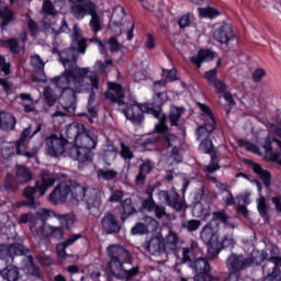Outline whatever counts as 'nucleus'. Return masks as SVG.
Here are the masks:
<instances>
[{"instance_id": "obj_64", "label": "nucleus", "mask_w": 281, "mask_h": 281, "mask_svg": "<svg viewBox=\"0 0 281 281\" xmlns=\"http://www.w3.org/2000/svg\"><path fill=\"white\" fill-rule=\"evenodd\" d=\"M273 205L276 206L277 212L281 214V196L276 195L271 199Z\"/></svg>"}, {"instance_id": "obj_17", "label": "nucleus", "mask_w": 281, "mask_h": 281, "mask_svg": "<svg viewBox=\"0 0 281 281\" xmlns=\"http://www.w3.org/2000/svg\"><path fill=\"white\" fill-rule=\"evenodd\" d=\"M234 36V31L232 30V25L227 23L215 24L213 38L216 43H229Z\"/></svg>"}, {"instance_id": "obj_56", "label": "nucleus", "mask_w": 281, "mask_h": 281, "mask_svg": "<svg viewBox=\"0 0 281 281\" xmlns=\"http://www.w3.org/2000/svg\"><path fill=\"white\" fill-rule=\"evenodd\" d=\"M192 14H184L180 18L179 20V25L180 27H188V25H190V23H192Z\"/></svg>"}, {"instance_id": "obj_57", "label": "nucleus", "mask_w": 281, "mask_h": 281, "mask_svg": "<svg viewBox=\"0 0 281 281\" xmlns=\"http://www.w3.org/2000/svg\"><path fill=\"white\" fill-rule=\"evenodd\" d=\"M108 47L110 52H120V43H117V40L115 37H111L108 41Z\"/></svg>"}, {"instance_id": "obj_26", "label": "nucleus", "mask_w": 281, "mask_h": 281, "mask_svg": "<svg viewBox=\"0 0 281 281\" xmlns=\"http://www.w3.org/2000/svg\"><path fill=\"white\" fill-rule=\"evenodd\" d=\"M16 126V119L8 112L0 111V130L13 131Z\"/></svg>"}, {"instance_id": "obj_18", "label": "nucleus", "mask_w": 281, "mask_h": 281, "mask_svg": "<svg viewBox=\"0 0 281 281\" xmlns=\"http://www.w3.org/2000/svg\"><path fill=\"white\" fill-rule=\"evenodd\" d=\"M25 254V247L21 244H13L10 247L0 246V260L5 262H13L14 256H23Z\"/></svg>"}, {"instance_id": "obj_41", "label": "nucleus", "mask_w": 281, "mask_h": 281, "mask_svg": "<svg viewBox=\"0 0 281 281\" xmlns=\"http://www.w3.org/2000/svg\"><path fill=\"white\" fill-rule=\"evenodd\" d=\"M181 115H183V109L173 106L170 110L169 120L171 126H177V122L181 120Z\"/></svg>"}, {"instance_id": "obj_19", "label": "nucleus", "mask_w": 281, "mask_h": 281, "mask_svg": "<svg viewBox=\"0 0 281 281\" xmlns=\"http://www.w3.org/2000/svg\"><path fill=\"white\" fill-rule=\"evenodd\" d=\"M35 236L38 238H47L49 236H53V238H57L60 240L63 238V227H56L52 226L49 224H45L43 222H40V229H36Z\"/></svg>"}, {"instance_id": "obj_34", "label": "nucleus", "mask_w": 281, "mask_h": 281, "mask_svg": "<svg viewBox=\"0 0 281 281\" xmlns=\"http://www.w3.org/2000/svg\"><path fill=\"white\" fill-rule=\"evenodd\" d=\"M97 177L102 181H113V179L117 178V171L109 168L97 169Z\"/></svg>"}, {"instance_id": "obj_53", "label": "nucleus", "mask_w": 281, "mask_h": 281, "mask_svg": "<svg viewBox=\"0 0 281 281\" xmlns=\"http://www.w3.org/2000/svg\"><path fill=\"white\" fill-rule=\"evenodd\" d=\"M153 168H155V165L153 164V161H150V159H146L140 168H139V171L145 173V175H148V172H150V170H153Z\"/></svg>"}, {"instance_id": "obj_21", "label": "nucleus", "mask_w": 281, "mask_h": 281, "mask_svg": "<svg viewBox=\"0 0 281 281\" xmlns=\"http://www.w3.org/2000/svg\"><path fill=\"white\" fill-rule=\"evenodd\" d=\"M109 90L105 93V98L111 100V102H116L117 104H124V89L122 86L115 82L108 83Z\"/></svg>"}, {"instance_id": "obj_40", "label": "nucleus", "mask_w": 281, "mask_h": 281, "mask_svg": "<svg viewBox=\"0 0 281 281\" xmlns=\"http://www.w3.org/2000/svg\"><path fill=\"white\" fill-rule=\"evenodd\" d=\"M177 80V69H171L167 71L166 80L156 81L154 83L155 89H159V87H166V82H175Z\"/></svg>"}, {"instance_id": "obj_60", "label": "nucleus", "mask_w": 281, "mask_h": 281, "mask_svg": "<svg viewBox=\"0 0 281 281\" xmlns=\"http://www.w3.org/2000/svg\"><path fill=\"white\" fill-rule=\"evenodd\" d=\"M194 281H220L218 278H212L210 273L195 274Z\"/></svg>"}, {"instance_id": "obj_3", "label": "nucleus", "mask_w": 281, "mask_h": 281, "mask_svg": "<svg viewBox=\"0 0 281 281\" xmlns=\"http://www.w3.org/2000/svg\"><path fill=\"white\" fill-rule=\"evenodd\" d=\"M63 137L74 139V146L70 148V157L85 164L93 160V148L98 144V136L91 132H87L85 125L80 123H71L61 132Z\"/></svg>"}, {"instance_id": "obj_28", "label": "nucleus", "mask_w": 281, "mask_h": 281, "mask_svg": "<svg viewBox=\"0 0 281 281\" xmlns=\"http://www.w3.org/2000/svg\"><path fill=\"white\" fill-rule=\"evenodd\" d=\"M191 269L196 273V274H205L210 273V262L206 261L205 258H198L193 263H190Z\"/></svg>"}, {"instance_id": "obj_7", "label": "nucleus", "mask_w": 281, "mask_h": 281, "mask_svg": "<svg viewBox=\"0 0 281 281\" xmlns=\"http://www.w3.org/2000/svg\"><path fill=\"white\" fill-rule=\"evenodd\" d=\"M70 3H76L71 7V13L76 19H83L87 14H90V27L94 34L100 32V15H98V8L95 4L89 0H77L70 1Z\"/></svg>"}, {"instance_id": "obj_44", "label": "nucleus", "mask_w": 281, "mask_h": 281, "mask_svg": "<svg viewBox=\"0 0 281 281\" xmlns=\"http://www.w3.org/2000/svg\"><path fill=\"white\" fill-rule=\"evenodd\" d=\"M120 156L122 159H124V161H131L135 157V154L128 145L121 143Z\"/></svg>"}, {"instance_id": "obj_20", "label": "nucleus", "mask_w": 281, "mask_h": 281, "mask_svg": "<svg viewBox=\"0 0 281 281\" xmlns=\"http://www.w3.org/2000/svg\"><path fill=\"white\" fill-rule=\"evenodd\" d=\"M56 183V176L49 171H42L38 180L36 181L35 188L40 192L41 196H45L48 188H52Z\"/></svg>"}, {"instance_id": "obj_49", "label": "nucleus", "mask_w": 281, "mask_h": 281, "mask_svg": "<svg viewBox=\"0 0 281 281\" xmlns=\"http://www.w3.org/2000/svg\"><path fill=\"white\" fill-rule=\"evenodd\" d=\"M221 167L218 166V158L211 156V164L204 167L205 172L212 175V172H216Z\"/></svg>"}, {"instance_id": "obj_23", "label": "nucleus", "mask_w": 281, "mask_h": 281, "mask_svg": "<svg viewBox=\"0 0 281 281\" xmlns=\"http://www.w3.org/2000/svg\"><path fill=\"white\" fill-rule=\"evenodd\" d=\"M145 249H147V251L153 256H155V254H161L165 249L164 236L158 235L156 237H151L150 240L145 244Z\"/></svg>"}, {"instance_id": "obj_10", "label": "nucleus", "mask_w": 281, "mask_h": 281, "mask_svg": "<svg viewBox=\"0 0 281 281\" xmlns=\"http://www.w3.org/2000/svg\"><path fill=\"white\" fill-rule=\"evenodd\" d=\"M45 150L49 157H60V155H69L71 157V149H69V142L61 135L52 134L45 139Z\"/></svg>"}, {"instance_id": "obj_8", "label": "nucleus", "mask_w": 281, "mask_h": 281, "mask_svg": "<svg viewBox=\"0 0 281 281\" xmlns=\"http://www.w3.org/2000/svg\"><path fill=\"white\" fill-rule=\"evenodd\" d=\"M32 128L27 127L22 132L21 138L15 143H5L2 145L1 153L4 159L12 157L14 153L16 155H22V157H27L29 159L34 157L38 153V147H33L32 151H27V137H30Z\"/></svg>"}, {"instance_id": "obj_59", "label": "nucleus", "mask_w": 281, "mask_h": 281, "mask_svg": "<svg viewBox=\"0 0 281 281\" xmlns=\"http://www.w3.org/2000/svg\"><path fill=\"white\" fill-rule=\"evenodd\" d=\"M145 47L147 49H155V47H156L155 36H153V34H150V33H148L146 35Z\"/></svg>"}, {"instance_id": "obj_29", "label": "nucleus", "mask_w": 281, "mask_h": 281, "mask_svg": "<svg viewBox=\"0 0 281 281\" xmlns=\"http://www.w3.org/2000/svg\"><path fill=\"white\" fill-rule=\"evenodd\" d=\"M34 194H36V188L34 187H27L23 191V196L26 199V205L33 210H36V207L41 205V202L34 200Z\"/></svg>"}, {"instance_id": "obj_48", "label": "nucleus", "mask_w": 281, "mask_h": 281, "mask_svg": "<svg viewBox=\"0 0 281 281\" xmlns=\"http://www.w3.org/2000/svg\"><path fill=\"white\" fill-rule=\"evenodd\" d=\"M182 227H184V229H188V232H196V229L201 227V221L199 220L188 221L187 223L182 224Z\"/></svg>"}, {"instance_id": "obj_45", "label": "nucleus", "mask_w": 281, "mask_h": 281, "mask_svg": "<svg viewBox=\"0 0 281 281\" xmlns=\"http://www.w3.org/2000/svg\"><path fill=\"white\" fill-rule=\"evenodd\" d=\"M80 268L78 266L72 265L68 267V273H71L70 281H85V277L79 274Z\"/></svg>"}, {"instance_id": "obj_38", "label": "nucleus", "mask_w": 281, "mask_h": 281, "mask_svg": "<svg viewBox=\"0 0 281 281\" xmlns=\"http://www.w3.org/2000/svg\"><path fill=\"white\" fill-rule=\"evenodd\" d=\"M199 249V244L196 241L191 243V248H183L182 249V262H191L192 256L196 254Z\"/></svg>"}, {"instance_id": "obj_39", "label": "nucleus", "mask_w": 281, "mask_h": 281, "mask_svg": "<svg viewBox=\"0 0 281 281\" xmlns=\"http://www.w3.org/2000/svg\"><path fill=\"white\" fill-rule=\"evenodd\" d=\"M227 215L225 214V212H215L213 213V217L212 221L210 222L211 225L217 227L218 229V225L223 224V225H227Z\"/></svg>"}, {"instance_id": "obj_54", "label": "nucleus", "mask_w": 281, "mask_h": 281, "mask_svg": "<svg viewBox=\"0 0 281 281\" xmlns=\"http://www.w3.org/2000/svg\"><path fill=\"white\" fill-rule=\"evenodd\" d=\"M132 234H148L145 223H138L132 228Z\"/></svg>"}, {"instance_id": "obj_16", "label": "nucleus", "mask_w": 281, "mask_h": 281, "mask_svg": "<svg viewBox=\"0 0 281 281\" xmlns=\"http://www.w3.org/2000/svg\"><path fill=\"white\" fill-rule=\"evenodd\" d=\"M158 199L160 203H166L169 207H172V210H176V212H181V209L184 205V203L179 198V193H177V191L175 190L159 191Z\"/></svg>"}, {"instance_id": "obj_62", "label": "nucleus", "mask_w": 281, "mask_h": 281, "mask_svg": "<svg viewBox=\"0 0 281 281\" xmlns=\"http://www.w3.org/2000/svg\"><path fill=\"white\" fill-rule=\"evenodd\" d=\"M204 78H206L207 82H210V85H212L213 82H215L216 79V69H212L209 70L204 74Z\"/></svg>"}, {"instance_id": "obj_52", "label": "nucleus", "mask_w": 281, "mask_h": 281, "mask_svg": "<svg viewBox=\"0 0 281 281\" xmlns=\"http://www.w3.org/2000/svg\"><path fill=\"white\" fill-rule=\"evenodd\" d=\"M220 245H222L221 247V251H222L224 247L226 248L234 247V245H236V241H234V237H232V235H227L223 238L222 241H220Z\"/></svg>"}, {"instance_id": "obj_9", "label": "nucleus", "mask_w": 281, "mask_h": 281, "mask_svg": "<svg viewBox=\"0 0 281 281\" xmlns=\"http://www.w3.org/2000/svg\"><path fill=\"white\" fill-rule=\"evenodd\" d=\"M201 239L209 245L207 259L214 260V258L221 254L222 247L221 240H218V227L213 226L211 222L207 223L201 232Z\"/></svg>"}, {"instance_id": "obj_30", "label": "nucleus", "mask_w": 281, "mask_h": 281, "mask_svg": "<svg viewBox=\"0 0 281 281\" xmlns=\"http://www.w3.org/2000/svg\"><path fill=\"white\" fill-rule=\"evenodd\" d=\"M80 235H72L66 241L57 245V256L58 258H65L67 256V247H71L76 240H79Z\"/></svg>"}, {"instance_id": "obj_1", "label": "nucleus", "mask_w": 281, "mask_h": 281, "mask_svg": "<svg viewBox=\"0 0 281 281\" xmlns=\"http://www.w3.org/2000/svg\"><path fill=\"white\" fill-rule=\"evenodd\" d=\"M72 47L63 50L59 54V60L64 66L65 71L61 76L52 79L53 85L58 89H61L59 102L68 111V113H76V93H82L83 91H91L88 112L91 117H97L98 112L91 108V103L95 100V93L100 91V80L98 74H104L106 67L113 65V60L108 59L104 63L98 60L94 64V71L90 68L78 67V53L85 54L87 52V40L82 37V31L77 24L74 25V32L71 35ZM89 76V77H88Z\"/></svg>"}, {"instance_id": "obj_63", "label": "nucleus", "mask_w": 281, "mask_h": 281, "mask_svg": "<svg viewBox=\"0 0 281 281\" xmlns=\"http://www.w3.org/2000/svg\"><path fill=\"white\" fill-rule=\"evenodd\" d=\"M265 75H266L265 69L259 68L252 72V79L255 82H260V80L265 78Z\"/></svg>"}, {"instance_id": "obj_50", "label": "nucleus", "mask_w": 281, "mask_h": 281, "mask_svg": "<svg viewBox=\"0 0 281 281\" xmlns=\"http://www.w3.org/2000/svg\"><path fill=\"white\" fill-rule=\"evenodd\" d=\"M258 212L262 218H267V201L265 196H260L257 205Z\"/></svg>"}, {"instance_id": "obj_37", "label": "nucleus", "mask_w": 281, "mask_h": 281, "mask_svg": "<svg viewBox=\"0 0 281 281\" xmlns=\"http://www.w3.org/2000/svg\"><path fill=\"white\" fill-rule=\"evenodd\" d=\"M1 276L3 280L7 281H18L19 280V269L14 266H8L2 270Z\"/></svg>"}, {"instance_id": "obj_46", "label": "nucleus", "mask_w": 281, "mask_h": 281, "mask_svg": "<svg viewBox=\"0 0 281 281\" xmlns=\"http://www.w3.org/2000/svg\"><path fill=\"white\" fill-rule=\"evenodd\" d=\"M44 98L48 106H54V104H56L57 97L54 94V90H52L50 88L44 89Z\"/></svg>"}, {"instance_id": "obj_36", "label": "nucleus", "mask_w": 281, "mask_h": 281, "mask_svg": "<svg viewBox=\"0 0 281 281\" xmlns=\"http://www.w3.org/2000/svg\"><path fill=\"white\" fill-rule=\"evenodd\" d=\"M24 267L23 270L25 273H29L30 276H35L38 278L41 276V270H38V267L34 266V261H32V257H25L23 259Z\"/></svg>"}, {"instance_id": "obj_31", "label": "nucleus", "mask_w": 281, "mask_h": 281, "mask_svg": "<svg viewBox=\"0 0 281 281\" xmlns=\"http://www.w3.org/2000/svg\"><path fill=\"white\" fill-rule=\"evenodd\" d=\"M15 181L16 183H27V181H32V172L30 169L19 166L15 171Z\"/></svg>"}, {"instance_id": "obj_6", "label": "nucleus", "mask_w": 281, "mask_h": 281, "mask_svg": "<svg viewBox=\"0 0 281 281\" xmlns=\"http://www.w3.org/2000/svg\"><path fill=\"white\" fill-rule=\"evenodd\" d=\"M70 188V203H72V205H78V203L86 201L88 210L98 212L100 205H102V196H104L102 191L95 189L88 190L76 182H71Z\"/></svg>"}, {"instance_id": "obj_12", "label": "nucleus", "mask_w": 281, "mask_h": 281, "mask_svg": "<svg viewBox=\"0 0 281 281\" xmlns=\"http://www.w3.org/2000/svg\"><path fill=\"white\" fill-rule=\"evenodd\" d=\"M36 216L32 213L21 215L20 223H31V232L36 234V229H41V223H45V221L49 218H56L57 214L49 209H38L36 212Z\"/></svg>"}, {"instance_id": "obj_47", "label": "nucleus", "mask_w": 281, "mask_h": 281, "mask_svg": "<svg viewBox=\"0 0 281 281\" xmlns=\"http://www.w3.org/2000/svg\"><path fill=\"white\" fill-rule=\"evenodd\" d=\"M145 227L148 232H157V229H159V222H157V220L153 218V217H146L145 218Z\"/></svg>"}, {"instance_id": "obj_11", "label": "nucleus", "mask_w": 281, "mask_h": 281, "mask_svg": "<svg viewBox=\"0 0 281 281\" xmlns=\"http://www.w3.org/2000/svg\"><path fill=\"white\" fill-rule=\"evenodd\" d=\"M251 258L245 257L243 255L231 254L226 259V266L229 271V278L235 276L236 281H238V277L240 276V271H245L248 267H251Z\"/></svg>"}, {"instance_id": "obj_43", "label": "nucleus", "mask_w": 281, "mask_h": 281, "mask_svg": "<svg viewBox=\"0 0 281 281\" xmlns=\"http://www.w3.org/2000/svg\"><path fill=\"white\" fill-rule=\"evenodd\" d=\"M199 14L202 19H215L221 13L214 8H199Z\"/></svg>"}, {"instance_id": "obj_33", "label": "nucleus", "mask_w": 281, "mask_h": 281, "mask_svg": "<svg viewBox=\"0 0 281 281\" xmlns=\"http://www.w3.org/2000/svg\"><path fill=\"white\" fill-rule=\"evenodd\" d=\"M252 170L260 177L263 181L265 186L269 188L271 186V173L269 171L262 169V167L256 162H251Z\"/></svg>"}, {"instance_id": "obj_51", "label": "nucleus", "mask_w": 281, "mask_h": 281, "mask_svg": "<svg viewBox=\"0 0 281 281\" xmlns=\"http://www.w3.org/2000/svg\"><path fill=\"white\" fill-rule=\"evenodd\" d=\"M122 207H123V214L125 216H131V214L135 213V209L133 207V205H131V199L124 200V202L122 203Z\"/></svg>"}, {"instance_id": "obj_5", "label": "nucleus", "mask_w": 281, "mask_h": 281, "mask_svg": "<svg viewBox=\"0 0 281 281\" xmlns=\"http://www.w3.org/2000/svg\"><path fill=\"white\" fill-rule=\"evenodd\" d=\"M198 105L202 111L203 121V124L196 130L198 139L201 142L200 150L210 155V153L214 150V144L212 143V139H210V135H212L214 128H216V120L214 119V113H212L210 106L203 103H199Z\"/></svg>"}, {"instance_id": "obj_55", "label": "nucleus", "mask_w": 281, "mask_h": 281, "mask_svg": "<svg viewBox=\"0 0 281 281\" xmlns=\"http://www.w3.org/2000/svg\"><path fill=\"white\" fill-rule=\"evenodd\" d=\"M122 199H124V192L122 190L114 191L110 196L111 203H120Z\"/></svg>"}, {"instance_id": "obj_4", "label": "nucleus", "mask_w": 281, "mask_h": 281, "mask_svg": "<svg viewBox=\"0 0 281 281\" xmlns=\"http://www.w3.org/2000/svg\"><path fill=\"white\" fill-rule=\"evenodd\" d=\"M106 255L110 258V271L117 280L128 281L139 273V268L133 267L131 252L121 245H110L106 249Z\"/></svg>"}, {"instance_id": "obj_32", "label": "nucleus", "mask_w": 281, "mask_h": 281, "mask_svg": "<svg viewBox=\"0 0 281 281\" xmlns=\"http://www.w3.org/2000/svg\"><path fill=\"white\" fill-rule=\"evenodd\" d=\"M56 218L60 227H63V229H71V227L74 226V223H76V215L74 213H68L65 215L57 214Z\"/></svg>"}, {"instance_id": "obj_25", "label": "nucleus", "mask_w": 281, "mask_h": 281, "mask_svg": "<svg viewBox=\"0 0 281 281\" xmlns=\"http://www.w3.org/2000/svg\"><path fill=\"white\" fill-rule=\"evenodd\" d=\"M0 19H2V30H5L7 25H10L14 21V11L10 10L2 0H0Z\"/></svg>"}, {"instance_id": "obj_24", "label": "nucleus", "mask_w": 281, "mask_h": 281, "mask_svg": "<svg viewBox=\"0 0 281 281\" xmlns=\"http://www.w3.org/2000/svg\"><path fill=\"white\" fill-rule=\"evenodd\" d=\"M101 225L106 234H117L121 229L117 218L111 214L103 217Z\"/></svg>"}, {"instance_id": "obj_14", "label": "nucleus", "mask_w": 281, "mask_h": 281, "mask_svg": "<svg viewBox=\"0 0 281 281\" xmlns=\"http://www.w3.org/2000/svg\"><path fill=\"white\" fill-rule=\"evenodd\" d=\"M71 199V181L59 183L48 195V201L53 205H63Z\"/></svg>"}, {"instance_id": "obj_42", "label": "nucleus", "mask_w": 281, "mask_h": 281, "mask_svg": "<svg viewBox=\"0 0 281 281\" xmlns=\"http://www.w3.org/2000/svg\"><path fill=\"white\" fill-rule=\"evenodd\" d=\"M31 65L35 69V71H38L40 74H45V61L41 59V56L33 55L31 57Z\"/></svg>"}, {"instance_id": "obj_15", "label": "nucleus", "mask_w": 281, "mask_h": 281, "mask_svg": "<svg viewBox=\"0 0 281 281\" xmlns=\"http://www.w3.org/2000/svg\"><path fill=\"white\" fill-rule=\"evenodd\" d=\"M43 12H44V19L42 21V25L44 30H53V32H58V29H56V21L58 19L56 18L58 14V10H56V7L52 1L45 0L43 3Z\"/></svg>"}, {"instance_id": "obj_61", "label": "nucleus", "mask_w": 281, "mask_h": 281, "mask_svg": "<svg viewBox=\"0 0 281 281\" xmlns=\"http://www.w3.org/2000/svg\"><path fill=\"white\" fill-rule=\"evenodd\" d=\"M250 196L251 194L249 193H244L239 196H237V200L239 201V205H249L251 203V200H250Z\"/></svg>"}, {"instance_id": "obj_2", "label": "nucleus", "mask_w": 281, "mask_h": 281, "mask_svg": "<svg viewBox=\"0 0 281 281\" xmlns=\"http://www.w3.org/2000/svg\"><path fill=\"white\" fill-rule=\"evenodd\" d=\"M122 113L125 115L126 120H130V122H133V124H142V122H144V113H148L157 117V120H159L158 124H156L155 126L157 133L154 134V136L147 137L143 142L144 148L150 150L148 146H153V144H155L157 139L161 138L166 148H170V146L173 147L171 156L167 159V164L169 166H177V164H181V161H183L181 150L177 148V145L181 144V139H179L173 134H162L168 131V126H166V114H164L161 110H155L153 104L145 103L142 105L134 104L132 106L123 109Z\"/></svg>"}, {"instance_id": "obj_22", "label": "nucleus", "mask_w": 281, "mask_h": 281, "mask_svg": "<svg viewBox=\"0 0 281 281\" xmlns=\"http://www.w3.org/2000/svg\"><path fill=\"white\" fill-rule=\"evenodd\" d=\"M143 209L150 212V214H155L156 218H164V216H166V209L157 205L155 200H153V195H150L148 200L143 201Z\"/></svg>"}, {"instance_id": "obj_27", "label": "nucleus", "mask_w": 281, "mask_h": 281, "mask_svg": "<svg viewBox=\"0 0 281 281\" xmlns=\"http://www.w3.org/2000/svg\"><path fill=\"white\" fill-rule=\"evenodd\" d=\"M214 58V53L209 49H201L198 55L190 58L191 63L195 65L198 69H201L203 63H207Z\"/></svg>"}, {"instance_id": "obj_58", "label": "nucleus", "mask_w": 281, "mask_h": 281, "mask_svg": "<svg viewBox=\"0 0 281 281\" xmlns=\"http://www.w3.org/2000/svg\"><path fill=\"white\" fill-rule=\"evenodd\" d=\"M101 156L108 159V161L115 159V147H110V149L101 151Z\"/></svg>"}, {"instance_id": "obj_13", "label": "nucleus", "mask_w": 281, "mask_h": 281, "mask_svg": "<svg viewBox=\"0 0 281 281\" xmlns=\"http://www.w3.org/2000/svg\"><path fill=\"white\" fill-rule=\"evenodd\" d=\"M126 16V12L124 11L123 7H115L112 13V23L114 27H120V31H114L115 34H122V32L126 31V38L127 41H133V32L135 30V23L133 22H125L122 24V21Z\"/></svg>"}, {"instance_id": "obj_35", "label": "nucleus", "mask_w": 281, "mask_h": 281, "mask_svg": "<svg viewBox=\"0 0 281 281\" xmlns=\"http://www.w3.org/2000/svg\"><path fill=\"white\" fill-rule=\"evenodd\" d=\"M179 245V236L177 233L170 231L166 236L164 247L170 249L171 251H177V246Z\"/></svg>"}]
</instances>
